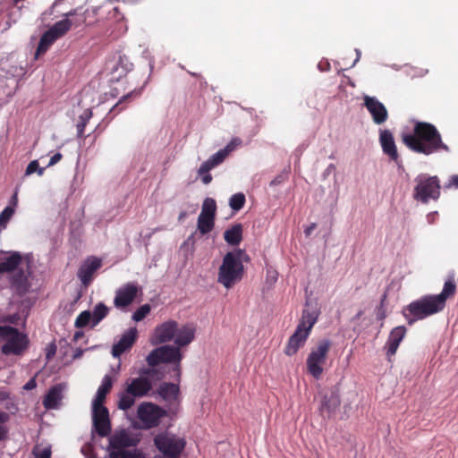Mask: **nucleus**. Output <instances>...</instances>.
<instances>
[{"mask_svg": "<svg viewBox=\"0 0 458 458\" xmlns=\"http://www.w3.org/2000/svg\"><path fill=\"white\" fill-rule=\"evenodd\" d=\"M402 141L411 151L426 156L441 150L449 151L437 127L427 122H415L412 132L402 133Z\"/></svg>", "mask_w": 458, "mask_h": 458, "instance_id": "obj_1", "label": "nucleus"}, {"mask_svg": "<svg viewBox=\"0 0 458 458\" xmlns=\"http://www.w3.org/2000/svg\"><path fill=\"white\" fill-rule=\"evenodd\" d=\"M195 338V327L186 324L179 327L175 320H168L157 326L150 337V343L157 345L174 339L178 347L189 345Z\"/></svg>", "mask_w": 458, "mask_h": 458, "instance_id": "obj_2", "label": "nucleus"}, {"mask_svg": "<svg viewBox=\"0 0 458 458\" xmlns=\"http://www.w3.org/2000/svg\"><path fill=\"white\" fill-rule=\"evenodd\" d=\"M156 372L155 369H143L140 372V377L128 379L124 384L123 391L118 394V408L127 411L134 405L135 399L148 395L153 389L152 382L148 376Z\"/></svg>", "mask_w": 458, "mask_h": 458, "instance_id": "obj_3", "label": "nucleus"}, {"mask_svg": "<svg viewBox=\"0 0 458 458\" xmlns=\"http://www.w3.org/2000/svg\"><path fill=\"white\" fill-rule=\"evenodd\" d=\"M248 260L249 257L241 249L227 252L218 268L217 282L226 289L232 288L242 279L244 276L242 262Z\"/></svg>", "mask_w": 458, "mask_h": 458, "instance_id": "obj_4", "label": "nucleus"}, {"mask_svg": "<svg viewBox=\"0 0 458 458\" xmlns=\"http://www.w3.org/2000/svg\"><path fill=\"white\" fill-rule=\"evenodd\" d=\"M319 314L320 311L317 308L302 310L301 318L284 348V353L287 356L294 355L305 344Z\"/></svg>", "mask_w": 458, "mask_h": 458, "instance_id": "obj_5", "label": "nucleus"}, {"mask_svg": "<svg viewBox=\"0 0 458 458\" xmlns=\"http://www.w3.org/2000/svg\"><path fill=\"white\" fill-rule=\"evenodd\" d=\"M178 345H163L152 350L146 358V361L150 369L160 363H172L174 365L172 371L174 372L176 381H181V361L182 353Z\"/></svg>", "mask_w": 458, "mask_h": 458, "instance_id": "obj_6", "label": "nucleus"}, {"mask_svg": "<svg viewBox=\"0 0 458 458\" xmlns=\"http://www.w3.org/2000/svg\"><path fill=\"white\" fill-rule=\"evenodd\" d=\"M442 310V307L433 295H426L407 305L403 310V314L408 324L411 325L417 320L424 319Z\"/></svg>", "mask_w": 458, "mask_h": 458, "instance_id": "obj_7", "label": "nucleus"}, {"mask_svg": "<svg viewBox=\"0 0 458 458\" xmlns=\"http://www.w3.org/2000/svg\"><path fill=\"white\" fill-rule=\"evenodd\" d=\"M416 185L413 199L427 204L430 199L437 200L440 197V181L437 176L420 174L415 178Z\"/></svg>", "mask_w": 458, "mask_h": 458, "instance_id": "obj_8", "label": "nucleus"}, {"mask_svg": "<svg viewBox=\"0 0 458 458\" xmlns=\"http://www.w3.org/2000/svg\"><path fill=\"white\" fill-rule=\"evenodd\" d=\"M332 347L329 339L319 340L311 349L307 360V370L315 379H319L323 375V365L327 361V354Z\"/></svg>", "mask_w": 458, "mask_h": 458, "instance_id": "obj_9", "label": "nucleus"}, {"mask_svg": "<svg viewBox=\"0 0 458 458\" xmlns=\"http://www.w3.org/2000/svg\"><path fill=\"white\" fill-rule=\"evenodd\" d=\"M154 445L163 454V458H180L185 448L184 438L167 432L157 434L154 437Z\"/></svg>", "mask_w": 458, "mask_h": 458, "instance_id": "obj_10", "label": "nucleus"}, {"mask_svg": "<svg viewBox=\"0 0 458 458\" xmlns=\"http://www.w3.org/2000/svg\"><path fill=\"white\" fill-rule=\"evenodd\" d=\"M4 328L6 330L3 332L0 338L6 340V343L1 348L2 353L21 355L29 344L27 336L11 326H4Z\"/></svg>", "mask_w": 458, "mask_h": 458, "instance_id": "obj_11", "label": "nucleus"}, {"mask_svg": "<svg viewBox=\"0 0 458 458\" xmlns=\"http://www.w3.org/2000/svg\"><path fill=\"white\" fill-rule=\"evenodd\" d=\"M166 415V411L152 403H142L137 410V417L142 422L145 428H152L158 426L160 419Z\"/></svg>", "mask_w": 458, "mask_h": 458, "instance_id": "obj_12", "label": "nucleus"}, {"mask_svg": "<svg viewBox=\"0 0 458 458\" xmlns=\"http://www.w3.org/2000/svg\"><path fill=\"white\" fill-rule=\"evenodd\" d=\"M92 420L98 436L105 437L111 433V421L106 407H92Z\"/></svg>", "mask_w": 458, "mask_h": 458, "instance_id": "obj_13", "label": "nucleus"}, {"mask_svg": "<svg viewBox=\"0 0 458 458\" xmlns=\"http://www.w3.org/2000/svg\"><path fill=\"white\" fill-rule=\"evenodd\" d=\"M157 394L168 403L171 411H177L180 403V387L178 381L177 383H161L157 388Z\"/></svg>", "mask_w": 458, "mask_h": 458, "instance_id": "obj_14", "label": "nucleus"}, {"mask_svg": "<svg viewBox=\"0 0 458 458\" xmlns=\"http://www.w3.org/2000/svg\"><path fill=\"white\" fill-rule=\"evenodd\" d=\"M364 106L376 124H383L388 119V112L383 103L375 97L365 96Z\"/></svg>", "mask_w": 458, "mask_h": 458, "instance_id": "obj_15", "label": "nucleus"}, {"mask_svg": "<svg viewBox=\"0 0 458 458\" xmlns=\"http://www.w3.org/2000/svg\"><path fill=\"white\" fill-rule=\"evenodd\" d=\"M140 288L135 283H128L116 291L114 304L116 308L129 306L136 298Z\"/></svg>", "mask_w": 458, "mask_h": 458, "instance_id": "obj_16", "label": "nucleus"}, {"mask_svg": "<svg viewBox=\"0 0 458 458\" xmlns=\"http://www.w3.org/2000/svg\"><path fill=\"white\" fill-rule=\"evenodd\" d=\"M340 404L341 400L338 391L330 390L323 393L318 409L322 416L326 414L328 418H330L333 414L335 413Z\"/></svg>", "mask_w": 458, "mask_h": 458, "instance_id": "obj_17", "label": "nucleus"}, {"mask_svg": "<svg viewBox=\"0 0 458 458\" xmlns=\"http://www.w3.org/2000/svg\"><path fill=\"white\" fill-rule=\"evenodd\" d=\"M138 337V331L135 327L130 328L121 337V339L113 345L112 355L119 358L123 353L129 351Z\"/></svg>", "mask_w": 458, "mask_h": 458, "instance_id": "obj_18", "label": "nucleus"}, {"mask_svg": "<svg viewBox=\"0 0 458 458\" xmlns=\"http://www.w3.org/2000/svg\"><path fill=\"white\" fill-rule=\"evenodd\" d=\"M101 265V259L96 257L88 259L81 264L77 275L84 286H88L91 283L94 273Z\"/></svg>", "mask_w": 458, "mask_h": 458, "instance_id": "obj_19", "label": "nucleus"}, {"mask_svg": "<svg viewBox=\"0 0 458 458\" xmlns=\"http://www.w3.org/2000/svg\"><path fill=\"white\" fill-rule=\"evenodd\" d=\"M379 142L383 153L388 156L391 160L398 164L400 161V157L393 133L389 130H381L379 133Z\"/></svg>", "mask_w": 458, "mask_h": 458, "instance_id": "obj_20", "label": "nucleus"}, {"mask_svg": "<svg viewBox=\"0 0 458 458\" xmlns=\"http://www.w3.org/2000/svg\"><path fill=\"white\" fill-rule=\"evenodd\" d=\"M406 332L407 330L404 326H398L391 330L385 345L388 360H391V358L396 353L401 342L405 337Z\"/></svg>", "mask_w": 458, "mask_h": 458, "instance_id": "obj_21", "label": "nucleus"}, {"mask_svg": "<svg viewBox=\"0 0 458 458\" xmlns=\"http://www.w3.org/2000/svg\"><path fill=\"white\" fill-rule=\"evenodd\" d=\"M136 441L131 438L125 431L115 433L109 438V448L123 450V448L135 446Z\"/></svg>", "mask_w": 458, "mask_h": 458, "instance_id": "obj_22", "label": "nucleus"}, {"mask_svg": "<svg viewBox=\"0 0 458 458\" xmlns=\"http://www.w3.org/2000/svg\"><path fill=\"white\" fill-rule=\"evenodd\" d=\"M63 390L64 386L61 384L52 386L43 400L44 407L48 410L56 409L63 398Z\"/></svg>", "mask_w": 458, "mask_h": 458, "instance_id": "obj_23", "label": "nucleus"}, {"mask_svg": "<svg viewBox=\"0 0 458 458\" xmlns=\"http://www.w3.org/2000/svg\"><path fill=\"white\" fill-rule=\"evenodd\" d=\"M455 292L456 284L454 283V276L451 275L445 281L442 292L439 294L433 295V297L444 310L445 307L446 300L450 297H453L455 294Z\"/></svg>", "mask_w": 458, "mask_h": 458, "instance_id": "obj_24", "label": "nucleus"}, {"mask_svg": "<svg viewBox=\"0 0 458 458\" xmlns=\"http://www.w3.org/2000/svg\"><path fill=\"white\" fill-rule=\"evenodd\" d=\"M112 386V377L109 375H106L97 391V394L92 403V407H105L103 403L106 400V394L111 391Z\"/></svg>", "mask_w": 458, "mask_h": 458, "instance_id": "obj_25", "label": "nucleus"}, {"mask_svg": "<svg viewBox=\"0 0 458 458\" xmlns=\"http://www.w3.org/2000/svg\"><path fill=\"white\" fill-rule=\"evenodd\" d=\"M22 258L19 252H13L10 256L0 259V274L16 271L21 263Z\"/></svg>", "mask_w": 458, "mask_h": 458, "instance_id": "obj_26", "label": "nucleus"}, {"mask_svg": "<svg viewBox=\"0 0 458 458\" xmlns=\"http://www.w3.org/2000/svg\"><path fill=\"white\" fill-rule=\"evenodd\" d=\"M224 239L230 245H239L242 240V225L236 224L225 230Z\"/></svg>", "mask_w": 458, "mask_h": 458, "instance_id": "obj_27", "label": "nucleus"}, {"mask_svg": "<svg viewBox=\"0 0 458 458\" xmlns=\"http://www.w3.org/2000/svg\"><path fill=\"white\" fill-rule=\"evenodd\" d=\"M72 21L70 19H63L56 21L47 31L56 39L64 37L72 28Z\"/></svg>", "mask_w": 458, "mask_h": 458, "instance_id": "obj_28", "label": "nucleus"}, {"mask_svg": "<svg viewBox=\"0 0 458 458\" xmlns=\"http://www.w3.org/2000/svg\"><path fill=\"white\" fill-rule=\"evenodd\" d=\"M214 216L199 214L197 222V227L202 235L210 233L215 226Z\"/></svg>", "mask_w": 458, "mask_h": 458, "instance_id": "obj_29", "label": "nucleus"}, {"mask_svg": "<svg viewBox=\"0 0 458 458\" xmlns=\"http://www.w3.org/2000/svg\"><path fill=\"white\" fill-rule=\"evenodd\" d=\"M56 40L57 39L47 30L44 32L39 39L36 51V56L44 55Z\"/></svg>", "mask_w": 458, "mask_h": 458, "instance_id": "obj_30", "label": "nucleus"}, {"mask_svg": "<svg viewBox=\"0 0 458 458\" xmlns=\"http://www.w3.org/2000/svg\"><path fill=\"white\" fill-rule=\"evenodd\" d=\"M109 313V308L102 303H98L91 313L92 315V327H96L100 323Z\"/></svg>", "mask_w": 458, "mask_h": 458, "instance_id": "obj_31", "label": "nucleus"}, {"mask_svg": "<svg viewBox=\"0 0 458 458\" xmlns=\"http://www.w3.org/2000/svg\"><path fill=\"white\" fill-rule=\"evenodd\" d=\"M92 111L91 109L88 108L84 110V112L79 116V121L76 124L77 128V136L78 138L83 139L86 136L84 135V130L88 123L92 117Z\"/></svg>", "mask_w": 458, "mask_h": 458, "instance_id": "obj_32", "label": "nucleus"}, {"mask_svg": "<svg viewBox=\"0 0 458 458\" xmlns=\"http://www.w3.org/2000/svg\"><path fill=\"white\" fill-rule=\"evenodd\" d=\"M200 214L216 217V202L212 198H206L203 201Z\"/></svg>", "mask_w": 458, "mask_h": 458, "instance_id": "obj_33", "label": "nucleus"}, {"mask_svg": "<svg viewBox=\"0 0 458 458\" xmlns=\"http://www.w3.org/2000/svg\"><path fill=\"white\" fill-rule=\"evenodd\" d=\"M245 201L246 199L243 193H235L230 198L229 206L233 210L239 211L243 208Z\"/></svg>", "mask_w": 458, "mask_h": 458, "instance_id": "obj_34", "label": "nucleus"}, {"mask_svg": "<svg viewBox=\"0 0 458 458\" xmlns=\"http://www.w3.org/2000/svg\"><path fill=\"white\" fill-rule=\"evenodd\" d=\"M90 321L92 322L91 312L89 310H84L81 312L75 319L74 326L77 328H82L87 327Z\"/></svg>", "mask_w": 458, "mask_h": 458, "instance_id": "obj_35", "label": "nucleus"}, {"mask_svg": "<svg viewBox=\"0 0 458 458\" xmlns=\"http://www.w3.org/2000/svg\"><path fill=\"white\" fill-rule=\"evenodd\" d=\"M27 282V277L25 276L24 271L20 269L14 273L12 277V284L17 288L24 287Z\"/></svg>", "mask_w": 458, "mask_h": 458, "instance_id": "obj_36", "label": "nucleus"}, {"mask_svg": "<svg viewBox=\"0 0 458 458\" xmlns=\"http://www.w3.org/2000/svg\"><path fill=\"white\" fill-rule=\"evenodd\" d=\"M32 454H34L35 458H51V446L47 445L42 447L40 445H36L33 448Z\"/></svg>", "mask_w": 458, "mask_h": 458, "instance_id": "obj_37", "label": "nucleus"}, {"mask_svg": "<svg viewBox=\"0 0 458 458\" xmlns=\"http://www.w3.org/2000/svg\"><path fill=\"white\" fill-rule=\"evenodd\" d=\"M109 458H138V454L131 451L112 449Z\"/></svg>", "mask_w": 458, "mask_h": 458, "instance_id": "obj_38", "label": "nucleus"}, {"mask_svg": "<svg viewBox=\"0 0 458 458\" xmlns=\"http://www.w3.org/2000/svg\"><path fill=\"white\" fill-rule=\"evenodd\" d=\"M150 312V306L148 304H144L138 308L132 315V319L134 321H141L146 318V316Z\"/></svg>", "mask_w": 458, "mask_h": 458, "instance_id": "obj_39", "label": "nucleus"}, {"mask_svg": "<svg viewBox=\"0 0 458 458\" xmlns=\"http://www.w3.org/2000/svg\"><path fill=\"white\" fill-rule=\"evenodd\" d=\"M14 210L13 207H6L0 214V225L2 227H6L7 223L14 214Z\"/></svg>", "mask_w": 458, "mask_h": 458, "instance_id": "obj_40", "label": "nucleus"}, {"mask_svg": "<svg viewBox=\"0 0 458 458\" xmlns=\"http://www.w3.org/2000/svg\"><path fill=\"white\" fill-rule=\"evenodd\" d=\"M227 156L228 155L225 152V150H224V148H222V149L218 150L216 153H215L214 155H212L208 159L212 162V164H214L215 166H216V165H220L221 163H223Z\"/></svg>", "mask_w": 458, "mask_h": 458, "instance_id": "obj_41", "label": "nucleus"}, {"mask_svg": "<svg viewBox=\"0 0 458 458\" xmlns=\"http://www.w3.org/2000/svg\"><path fill=\"white\" fill-rule=\"evenodd\" d=\"M44 171L45 168L39 167L38 162L37 160H33L28 165L26 168V174L30 175L35 172H38V175H42L44 174Z\"/></svg>", "mask_w": 458, "mask_h": 458, "instance_id": "obj_42", "label": "nucleus"}, {"mask_svg": "<svg viewBox=\"0 0 458 458\" xmlns=\"http://www.w3.org/2000/svg\"><path fill=\"white\" fill-rule=\"evenodd\" d=\"M133 92H130L124 96H123L120 100L113 106V108L110 110V113L116 111V114L120 113L122 110L125 108V106H122L125 101L130 99L132 96Z\"/></svg>", "mask_w": 458, "mask_h": 458, "instance_id": "obj_43", "label": "nucleus"}, {"mask_svg": "<svg viewBox=\"0 0 458 458\" xmlns=\"http://www.w3.org/2000/svg\"><path fill=\"white\" fill-rule=\"evenodd\" d=\"M242 144V140L239 138H233L231 141L224 148V150L229 155L232 151H233L237 147Z\"/></svg>", "mask_w": 458, "mask_h": 458, "instance_id": "obj_44", "label": "nucleus"}, {"mask_svg": "<svg viewBox=\"0 0 458 458\" xmlns=\"http://www.w3.org/2000/svg\"><path fill=\"white\" fill-rule=\"evenodd\" d=\"M214 167H216L214 164H212V162L209 159H208L207 161L203 162L199 166L198 170V174L202 175L204 174L209 173V171Z\"/></svg>", "mask_w": 458, "mask_h": 458, "instance_id": "obj_45", "label": "nucleus"}, {"mask_svg": "<svg viewBox=\"0 0 458 458\" xmlns=\"http://www.w3.org/2000/svg\"><path fill=\"white\" fill-rule=\"evenodd\" d=\"M445 188H458V174L450 177L448 182L445 185Z\"/></svg>", "mask_w": 458, "mask_h": 458, "instance_id": "obj_46", "label": "nucleus"}, {"mask_svg": "<svg viewBox=\"0 0 458 458\" xmlns=\"http://www.w3.org/2000/svg\"><path fill=\"white\" fill-rule=\"evenodd\" d=\"M18 205V189H16L9 200V205L7 207H13L15 211V208Z\"/></svg>", "mask_w": 458, "mask_h": 458, "instance_id": "obj_47", "label": "nucleus"}, {"mask_svg": "<svg viewBox=\"0 0 458 458\" xmlns=\"http://www.w3.org/2000/svg\"><path fill=\"white\" fill-rule=\"evenodd\" d=\"M55 352H56V346L55 344H50L47 348V353H46V358L47 360H51L55 354Z\"/></svg>", "mask_w": 458, "mask_h": 458, "instance_id": "obj_48", "label": "nucleus"}, {"mask_svg": "<svg viewBox=\"0 0 458 458\" xmlns=\"http://www.w3.org/2000/svg\"><path fill=\"white\" fill-rule=\"evenodd\" d=\"M63 158V155L61 153H55L53 157H51L47 166H52L57 164Z\"/></svg>", "mask_w": 458, "mask_h": 458, "instance_id": "obj_49", "label": "nucleus"}, {"mask_svg": "<svg viewBox=\"0 0 458 458\" xmlns=\"http://www.w3.org/2000/svg\"><path fill=\"white\" fill-rule=\"evenodd\" d=\"M386 317V310L385 307H378L377 311V318L378 320H384Z\"/></svg>", "mask_w": 458, "mask_h": 458, "instance_id": "obj_50", "label": "nucleus"}, {"mask_svg": "<svg viewBox=\"0 0 458 458\" xmlns=\"http://www.w3.org/2000/svg\"><path fill=\"white\" fill-rule=\"evenodd\" d=\"M201 176L202 182L204 184H208L212 181V175L209 173L204 174Z\"/></svg>", "mask_w": 458, "mask_h": 458, "instance_id": "obj_51", "label": "nucleus"}, {"mask_svg": "<svg viewBox=\"0 0 458 458\" xmlns=\"http://www.w3.org/2000/svg\"><path fill=\"white\" fill-rule=\"evenodd\" d=\"M317 227V224L316 223H312L310 225H309L305 230H304V233L307 237H309L311 233L313 232V230H315Z\"/></svg>", "mask_w": 458, "mask_h": 458, "instance_id": "obj_52", "label": "nucleus"}, {"mask_svg": "<svg viewBox=\"0 0 458 458\" xmlns=\"http://www.w3.org/2000/svg\"><path fill=\"white\" fill-rule=\"evenodd\" d=\"M36 386H37L36 381H35V379H34V378H32V379L29 380V381L25 384V386H24V389H26V390H31V389L35 388V387H36Z\"/></svg>", "mask_w": 458, "mask_h": 458, "instance_id": "obj_53", "label": "nucleus"}, {"mask_svg": "<svg viewBox=\"0 0 458 458\" xmlns=\"http://www.w3.org/2000/svg\"><path fill=\"white\" fill-rule=\"evenodd\" d=\"M9 416L7 413L0 411V423H4L8 420Z\"/></svg>", "mask_w": 458, "mask_h": 458, "instance_id": "obj_54", "label": "nucleus"}, {"mask_svg": "<svg viewBox=\"0 0 458 458\" xmlns=\"http://www.w3.org/2000/svg\"><path fill=\"white\" fill-rule=\"evenodd\" d=\"M77 14V8L72 9L66 13H64V19H69V17L74 16Z\"/></svg>", "mask_w": 458, "mask_h": 458, "instance_id": "obj_55", "label": "nucleus"}, {"mask_svg": "<svg viewBox=\"0 0 458 458\" xmlns=\"http://www.w3.org/2000/svg\"><path fill=\"white\" fill-rule=\"evenodd\" d=\"M65 3L73 4H75V0H55V4H65Z\"/></svg>", "mask_w": 458, "mask_h": 458, "instance_id": "obj_56", "label": "nucleus"}, {"mask_svg": "<svg viewBox=\"0 0 458 458\" xmlns=\"http://www.w3.org/2000/svg\"><path fill=\"white\" fill-rule=\"evenodd\" d=\"M6 430L4 427L0 426V440H3L5 437Z\"/></svg>", "mask_w": 458, "mask_h": 458, "instance_id": "obj_57", "label": "nucleus"}, {"mask_svg": "<svg viewBox=\"0 0 458 458\" xmlns=\"http://www.w3.org/2000/svg\"><path fill=\"white\" fill-rule=\"evenodd\" d=\"M386 298H387V294H386V293H385L383 294V296L381 297L379 307H385V303H386Z\"/></svg>", "mask_w": 458, "mask_h": 458, "instance_id": "obj_58", "label": "nucleus"}, {"mask_svg": "<svg viewBox=\"0 0 458 458\" xmlns=\"http://www.w3.org/2000/svg\"><path fill=\"white\" fill-rule=\"evenodd\" d=\"M186 216H187V213L185 211H182L179 214L178 220L182 221L186 217Z\"/></svg>", "mask_w": 458, "mask_h": 458, "instance_id": "obj_59", "label": "nucleus"}, {"mask_svg": "<svg viewBox=\"0 0 458 458\" xmlns=\"http://www.w3.org/2000/svg\"><path fill=\"white\" fill-rule=\"evenodd\" d=\"M81 335H82V333L76 332L75 335H74V338L78 339Z\"/></svg>", "mask_w": 458, "mask_h": 458, "instance_id": "obj_60", "label": "nucleus"}, {"mask_svg": "<svg viewBox=\"0 0 458 458\" xmlns=\"http://www.w3.org/2000/svg\"><path fill=\"white\" fill-rule=\"evenodd\" d=\"M279 181L277 179H275L274 181L271 182V184H276Z\"/></svg>", "mask_w": 458, "mask_h": 458, "instance_id": "obj_61", "label": "nucleus"}, {"mask_svg": "<svg viewBox=\"0 0 458 458\" xmlns=\"http://www.w3.org/2000/svg\"><path fill=\"white\" fill-rule=\"evenodd\" d=\"M3 229H4V227H2V226L0 225V232H1Z\"/></svg>", "mask_w": 458, "mask_h": 458, "instance_id": "obj_62", "label": "nucleus"}]
</instances>
